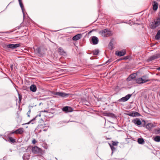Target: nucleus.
<instances>
[{
  "instance_id": "obj_1",
  "label": "nucleus",
  "mask_w": 160,
  "mask_h": 160,
  "mask_svg": "<svg viewBox=\"0 0 160 160\" xmlns=\"http://www.w3.org/2000/svg\"><path fill=\"white\" fill-rule=\"evenodd\" d=\"M132 122L136 125L138 127H144L146 126V122L145 121L143 120L141 122L140 120L138 118H136L132 120Z\"/></svg>"
},
{
  "instance_id": "obj_2",
  "label": "nucleus",
  "mask_w": 160,
  "mask_h": 160,
  "mask_svg": "<svg viewBox=\"0 0 160 160\" xmlns=\"http://www.w3.org/2000/svg\"><path fill=\"white\" fill-rule=\"evenodd\" d=\"M148 77L146 75L142 76L141 78L136 79V82L138 84H142L150 81Z\"/></svg>"
},
{
  "instance_id": "obj_3",
  "label": "nucleus",
  "mask_w": 160,
  "mask_h": 160,
  "mask_svg": "<svg viewBox=\"0 0 160 160\" xmlns=\"http://www.w3.org/2000/svg\"><path fill=\"white\" fill-rule=\"evenodd\" d=\"M99 33L103 37H108L112 35L111 32L107 29H105L100 31Z\"/></svg>"
},
{
  "instance_id": "obj_4",
  "label": "nucleus",
  "mask_w": 160,
  "mask_h": 160,
  "mask_svg": "<svg viewBox=\"0 0 160 160\" xmlns=\"http://www.w3.org/2000/svg\"><path fill=\"white\" fill-rule=\"evenodd\" d=\"M160 25V18H158L154 20L153 22L150 23V27L152 29H155Z\"/></svg>"
},
{
  "instance_id": "obj_5",
  "label": "nucleus",
  "mask_w": 160,
  "mask_h": 160,
  "mask_svg": "<svg viewBox=\"0 0 160 160\" xmlns=\"http://www.w3.org/2000/svg\"><path fill=\"white\" fill-rule=\"evenodd\" d=\"M32 152L34 154H42L43 153V151L42 150L36 146L32 147Z\"/></svg>"
},
{
  "instance_id": "obj_6",
  "label": "nucleus",
  "mask_w": 160,
  "mask_h": 160,
  "mask_svg": "<svg viewBox=\"0 0 160 160\" xmlns=\"http://www.w3.org/2000/svg\"><path fill=\"white\" fill-rule=\"evenodd\" d=\"M160 57V52L159 53L154 55L150 57L148 60V62L151 61Z\"/></svg>"
},
{
  "instance_id": "obj_7",
  "label": "nucleus",
  "mask_w": 160,
  "mask_h": 160,
  "mask_svg": "<svg viewBox=\"0 0 160 160\" xmlns=\"http://www.w3.org/2000/svg\"><path fill=\"white\" fill-rule=\"evenodd\" d=\"M55 95H58L61 97H68L69 95V94L66 93L62 92H57L54 94Z\"/></svg>"
},
{
  "instance_id": "obj_8",
  "label": "nucleus",
  "mask_w": 160,
  "mask_h": 160,
  "mask_svg": "<svg viewBox=\"0 0 160 160\" xmlns=\"http://www.w3.org/2000/svg\"><path fill=\"white\" fill-rule=\"evenodd\" d=\"M132 95L128 94L125 97L122 98L118 100L119 102H125L128 100L131 96Z\"/></svg>"
},
{
  "instance_id": "obj_9",
  "label": "nucleus",
  "mask_w": 160,
  "mask_h": 160,
  "mask_svg": "<svg viewBox=\"0 0 160 160\" xmlns=\"http://www.w3.org/2000/svg\"><path fill=\"white\" fill-rule=\"evenodd\" d=\"M90 40L91 42H92V43L94 45H95L98 43V39L97 37L96 36H92L91 37Z\"/></svg>"
},
{
  "instance_id": "obj_10",
  "label": "nucleus",
  "mask_w": 160,
  "mask_h": 160,
  "mask_svg": "<svg viewBox=\"0 0 160 160\" xmlns=\"http://www.w3.org/2000/svg\"><path fill=\"white\" fill-rule=\"evenodd\" d=\"M126 53V51H116L115 54L117 56L121 57L125 55Z\"/></svg>"
},
{
  "instance_id": "obj_11",
  "label": "nucleus",
  "mask_w": 160,
  "mask_h": 160,
  "mask_svg": "<svg viewBox=\"0 0 160 160\" xmlns=\"http://www.w3.org/2000/svg\"><path fill=\"white\" fill-rule=\"evenodd\" d=\"M20 45L19 44H10L7 45V47L8 48H10L11 49H15L17 47H19Z\"/></svg>"
},
{
  "instance_id": "obj_12",
  "label": "nucleus",
  "mask_w": 160,
  "mask_h": 160,
  "mask_svg": "<svg viewBox=\"0 0 160 160\" xmlns=\"http://www.w3.org/2000/svg\"><path fill=\"white\" fill-rule=\"evenodd\" d=\"M127 114L132 117H135L136 116H138L139 115V114L138 112L134 111L129 112Z\"/></svg>"
},
{
  "instance_id": "obj_13",
  "label": "nucleus",
  "mask_w": 160,
  "mask_h": 160,
  "mask_svg": "<svg viewBox=\"0 0 160 160\" xmlns=\"http://www.w3.org/2000/svg\"><path fill=\"white\" fill-rule=\"evenodd\" d=\"M62 110L63 111L68 112H70L73 111V109L68 106H66L63 107Z\"/></svg>"
},
{
  "instance_id": "obj_14",
  "label": "nucleus",
  "mask_w": 160,
  "mask_h": 160,
  "mask_svg": "<svg viewBox=\"0 0 160 160\" xmlns=\"http://www.w3.org/2000/svg\"><path fill=\"white\" fill-rule=\"evenodd\" d=\"M136 74L135 73H133L130 75L127 78V80L128 81H129L132 80L134 79L136 77Z\"/></svg>"
},
{
  "instance_id": "obj_15",
  "label": "nucleus",
  "mask_w": 160,
  "mask_h": 160,
  "mask_svg": "<svg viewBox=\"0 0 160 160\" xmlns=\"http://www.w3.org/2000/svg\"><path fill=\"white\" fill-rule=\"evenodd\" d=\"M16 131L17 132L16 134H21L23 133L24 130L23 128H21L16 130Z\"/></svg>"
},
{
  "instance_id": "obj_16",
  "label": "nucleus",
  "mask_w": 160,
  "mask_h": 160,
  "mask_svg": "<svg viewBox=\"0 0 160 160\" xmlns=\"http://www.w3.org/2000/svg\"><path fill=\"white\" fill-rule=\"evenodd\" d=\"M30 90L33 92H35L37 89L36 86L35 85H32L30 87Z\"/></svg>"
},
{
  "instance_id": "obj_17",
  "label": "nucleus",
  "mask_w": 160,
  "mask_h": 160,
  "mask_svg": "<svg viewBox=\"0 0 160 160\" xmlns=\"http://www.w3.org/2000/svg\"><path fill=\"white\" fill-rule=\"evenodd\" d=\"M82 37L81 34H78L74 36L72 38V40L74 41H77L80 39Z\"/></svg>"
},
{
  "instance_id": "obj_18",
  "label": "nucleus",
  "mask_w": 160,
  "mask_h": 160,
  "mask_svg": "<svg viewBox=\"0 0 160 160\" xmlns=\"http://www.w3.org/2000/svg\"><path fill=\"white\" fill-rule=\"evenodd\" d=\"M114 39H112L110 42L109 43V45H108V47L110 50H112L113 49V45L112 42H114Z\"/></svg>"
},
{
  "instance_id": "obj_19",
  "label": "nucleus",
  "mask_w": 160,
  "mask_h": 160,
  "mask_svg": "<svg viewBox=\"0 0 160 160\" xmlns=\"http://www.w3.org/2000/svg\"><path fill=\"white\" fill-rule=\"evenodd\" d=\"M152 5L153 10H156L158 8V3L155 1L153 2H152Z\"/></svg>"
},
{
  "instance_id": "obj_20",
  "label": "nucleus",
  "mask_w": 160,
  "mask_h": 160,
  "mask_svg": "<svg viewBox=\"0 0 160 160\" xmlns=\"http://www.w3.org/2000/svg\"><path fill=\"white\" fill-rule=\"evenodd\" d=\"M154 126L153 124L152 123H149L147 124L146 126V128L148 129H151L152 128L154 127Z\"/></svg>"
},
{
  "instance_id": "obj_21",
  "label": "nucleus",
  "mask_w": 160,
  "mask_h": 160,
  "mask_svg": "<svg viewBox=\"0 0 160 160\" xmlns=\"http://www.w3.org/2000/svg\"><path fill=\"white\" fill-rule=\"evenodd\" d=\"M18 1L19 2V4H20V6L22 9V11L23 12V16L24 15V13L23 12V10H24V6L23 5V4L21 0H18Z\"/></svg>"
},
{
  "instance_id": "obj_22",
  "label": "nucleus",
  "mask_w": 160,
  "mask_h": 160,
  "mask_svg": "<svg viewBox=\"0 0 160 160\" xmlns=\"http://www.w3.org/2000/svg\"><path fill=\"white\" fill-rule=\"evenodd\" d=\"M138 142L139 144H143L144 143V141L143 138H139Z\"/></svg>"
},
{
  "instance_id": "obj_23",
  "label": "nucleus",
  "mask_w": 160,
  "mask_h": 160,
  "mask_svg": "<svg viewBox=\"0 0 160 160\" xmlns=\"http://www.w3.org/2000/svg\"><path fill=\"white\" fill-rule=\"evenodd\" d=\"M155 38L156 40L160 39V30L158 31L157 34L155 36Z\"/></svg>"
},
{
  "instance_id": "obj_24",
  "label": "nucleus",
  "mask_w": 160,
  "mask_h": 160,
  "mask_svg": "<svg viewBox=\"0 0 160 160\" xmlns=\"http://www.w3.org/2000/svg\"><path fill=\"white\" fill-rule=\"evenodd\" d=\"M8 139V141L10 142L14 143L16 142L15 139L12 137H9Z\"/></svg>"
},
{
  "instance_id": "obj_25",
  "label": "nucleus",
  "mask_w": 160,
  "mask_h": 160,
  "mask_svg": "<svg viewBox=\"0 0 160 160\" xmlns=\"http://www.w3.org/2000/svg\"><path fill=\"white\" fill-rule=\"evenodd\" d=\"M154 140L156 142H160V136H157L155 137L154 138Z\"/></svg>"
},
{
  "instance_id": "obj_26",
  "label": "nucleus",
  "mask_w": 160,
  "mask_h": 160,
  "mask_svg": "<svg viewBox=\"0 0 160 160\" xmlns=\"http://www.w3.org/2000/svg\"><path fill=\"white\" fill-rule=\"evenodd\" d=\"M99 53V51H93L92 53L93 55H97Z\"/></svg>"
},
{
  "instance_id": "obj_27",
  "label": "nucleus",
  "mask_w": 160,
  "mask_h": 160,
  "mask_svg": "<svg viewBox=\"0 0 160 160\" xmlns=\"http://www.w3.org/2000/svg\"><path fill=\"white\" fill-rule=\"evenodd\" d=\"M109 145L112 151H114L116 150V148L114 147V146H113L110 144H109Z\"/></svg>"
},
{
  "instance_id": "obj_28",
  "label": "nucleus",
  "mask_w": 160,
  "mask_h": 160,
  "mask_svg": "<svg viewBox=\"0 0 160 160\" xmlns=\"http://www.w3.org/2000/svg\"><path fill=\"white\" fill-rule=\"evenodd\" d=\"M129 57V56H126V57H125L124 58H122L120 59H118V60H118V61H120V60H122L127 59H128Z\"/></svg>"
},
{
  "instance_id": "obj_29",
  "label": "nucleus",
  "mask_w": 160,
  "mask_h": 160,
  "mask_svg": "<svg viewBox=\"0 0 160 160\" xmlns=\"http://www.w3.org/2000/svg\"><path fill=\"white\" fill-rule=\"evenodd\" d=\"M38 117V115H37L35 118H33L32 120H31L29 122H28L26 124H30L32 121H33V120H35L37 118V117Z\"/></svg>"
},
{
  "instance_id": "obj_30",
  "label": "nucleus",
  "mask_w": 160,
  "mask_h": 160,
  "mask_svg": "<svg viewBox=\"0 0 160 160\" xmlns=\"http://www.w3.org/2000/svg\"><path fill=\"white\" fill-rule=\"evenodd\" d=\"M16 130H15V131H12V132H10L9 134V135L10 136L11 134H16Z\"/></svg>"
},
{
  "instance_id": "obj_31",
  "label": "nucleus",
  "mask_w": 160,
  "mask_h": 160,
  "mask_svg": "<svg viewBox=\"0 0 160 160\" xmlns=\"http://www.w3.org/2000/svg\"><path fill=\"white\" fill-rule=\"evenodd\" d=\"M118 143V142H116L114 141H112V145H112L113 146H116Z\"/></svg>"
},
{
  "instance_id": "obj_32",
  "label": "nucleus",
  "mask_w": 160,
  "mask_h": 160,
  "mask_svg": "<svg viewBox=\"0 0 160 160\" xmlns=\"http://www.w3.org/2000/svg\"><path fill=\"white\" fill-rule=\"evenodd\" d=\"M41 51H38V50H37V51H34V52L35 53L37 54H38V55L39 56H40V55H39V54L40 53V52Z\"/></svg>"
},
{
  "instance_id": "obj_33",
  "label": "nucleus",
  "mask_w": 160,
  "mask_h": 160,
  "mask_svg": "<svg viewBox=\"0 0 160 160\" xmlns=\"http://www.w3.org/2000/svg\"><path fill=\"white\" fill-rule=\"evenodd\" d=\"M31 113V110L30 109H29V110L28 112H27V115L28 117H30V114Z\"/></svg>"
},
{
  "instance_id": "obj_34",
  "label": "nucleus",
  "mask_w": 160,
  "mask_h": 160,
  "mask_svg": "<svg viewBox=\"0 0 160 160\" xmlns=\"http://www.w3.org/2000/svg\"><path fill=\"white\" fill-rule=\"evenodd\" d=\"M37 142V141L35 139H33L32 141V143L34 144H35Z\"/></svg>"
},
{
  "instance_id": "obj_35",
  "label": "nucleus",
  "mask_w": 160,
  "mask_h": 160,
  "mask_svg": "<svg viewBox=\"0 0 160 160\" xmlns=\"http://www.w3.org/2000/svg\"><path fill=\"white\" fill-rule=\"evenodd\" d=\"M112 61V60L111 59L108 60L106 62V63H109L110 62Z\"/></svg>"
},
{
  "instance_id": "obj_36",
  "label": "nucleus",
  "mask_w": 160,
  "mask_h": 160,
  "mask_svg": "<svg viewBox=\"0 0 160 160\" xmlns=\"http://www.w3.org/2000/svg\"><path fill=\"white\" fill-rule=\"evenodd\" d=\"M41 112H48V111H46V110H44V111H41Z\"/></svg>"
},
{
  "instance_id": "obj_37",
  "label": "nucleus",
  "mask_w": 160,
  "mask_h": 160,
  "mask_svg": "<svg viewBox=\"0 0 160 160\" xmlns=\"http://www.w3.org/2000/svg\"><path fill=\"white\" fill-rule=\"evenodd\" d=\"M19 100L20 101H21V99H22L21 97H20V96H19Z\"/></svg>"
},
{
  "instance_id": "obj_38",
  "label": "nucleus",
  "mask_w": 160,
  "mask_h": 160,
  "mask_svg": "<svg viewBox=\"0 0 160 160\" xmlns=\"http://www.w3.org/2000/svg\"><path fill=\"white\" fill-rule=\"evenodd\" d=\"M58 51V52L59 54H61V51Z\"/></svg>"
},
{
  "instance_id": "obj_39",
  "label": "nucleus",
  "mask_w": 160,
  "mask_h": 160,
  "mask_svg": "<svg viewBox=\"0 0 160 160\" xmlns=\"http://www.w3.org/2000/svg\"><path fill=\"white\" fill-rule=\"evenodd\" d=\"M11 69L12 70L13 69V65H12L10 66Z\"/></svg>"
},
{
  "instance_id": "obj_40",
  "label": "nucleus",
  "mask_w": 160,
  "mask_h": 160,
  "mask_svg": "<svg viewBox=\"0 0 160 160\" xmlns=\"http://www.w3.org/2000/svg\"><path fill=\"white\" fill-rule=\"evenodd\" d=\"M157 69L160 71V67H159Z\"/></svg>"
},
{
  "instance_id": "obj_41",
  "label": "nucleus",
  "mask_w": 160,
  "mask_h": 160,
  "mask_svg": "<svg viewBox=\"0 0 160 160\" xmlns=\"http://www.w3.org/2000/svg\"><path fill=\"white\" fill-rule=\"evenodd\" d=\"M158 132L160 133V129H159L158 130Z\"/></svg>"
},
{
  "instance_id": "obj_42",
  "label": "nucleus",
  "mask_w": 160,
  "mask_h": 160,
  "mask_svg": "<svg viewBox=\"0 0 160 160\" xmlns=\"http://www.w3.org/2000/svg\"><path fill=\"white\" fill-rule=\"evenodd\" d=\"M41 116V115L40 114L38 115V116H39V117H40Z\"/></svg>"
},
{
  "instance_id": "obj_43",
  "label": "nucleus",
  "mask_w": 160,
  "mask_h": 160,
  "mask_svg": "<svg viewBox=\"0 0 160 160\" xmlns=\"http://www.w3.org/2000/svg\"><path fill=\"white\" fill-rule=\"evenodd\" d=\"M24 50H27V49H26L25 48V49H24Z\"/></svg>"
},
{
  "instance_id": "obj_44",
  "label": "nucleus",
  "mask_w": 160,
  "mask_h": 160,
  "mask_svg": "<svg viewBox=\"0 0 160 160\" xmlns=\"http://www.w3.org/2000/svg\"><path fill=\"white\" fill-rule=\"evenodd\" d=\"M48 124H47V127H48Z\"/></svg>"
},
{
  "instance_id": "obj_45",
  "label": "nucleus",
  "mask_w": 160,
  "mask_h": 160,
  "mask_svg": "<svg viewBox=\"0 0 160 160\" xmlns=\"http://www.w3.org/2000/svg\"><path fill=\"white\" fill-rule=\"evenodd\" d=\"M12 32V31H10V32Z\"/></svg>"
},
{
  "instance_id": "obj_46",
  "label": "nucleus",
  "mask_w": 160,
  "mask_h": 160,
  "mask_svg": "<svg viewBox=\"0 0 160 160\" xmlns=\"http://www.w3.org/2000/svg\"><path fill=\"white\" fill-rule=\"evenodd\" d=\"M43 130L44 131H46V130Z\"/></svg>"
}]
</instances>
